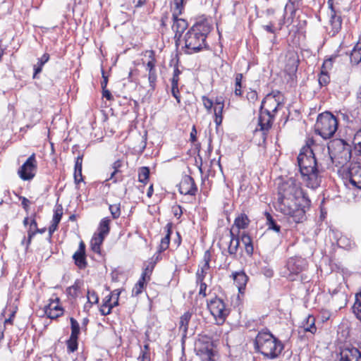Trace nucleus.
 I'll return each mask as SVG.
<instances>
[{"instance_id": "f257e3e1", "label": "nucleus", "mask_w": 361, "mask_h": 361, "mask_svg": "<svg viewBox=\"0 0 361 361\" xmlns=\"http://www.w3.org/2000/svg\"><path fill=\"white\" fill-rule=\"evenodd\" d=\"M277 189L276 209L288 216L295 223L302 222L305 219V209L301 203L309 204L310 200L302 191L300 183L293 178H281Z\"/></svg>"}, {"instance_id": "f03ea898", "label": "nucleus", "mask_w": 361, "mask_h": 361, "mask_svg": "<svg viewBox=\"0 0 361 361\" xmlns=\"http://www.w3.org/2000/svg\"><path fill=\"white\" fill-rule=\"evenodd\" d=\"M318 148L312 140L307 141L298 156V164L305 185L311 189L320 186L322 176L317 166L314 152Z\"/></svg>"}, {"instance_id": "7ed1b4c3", "label": "nucleus", "mask_w": 361, "mask_h": 361, "mask_svg": "<svg viewBox=\"0 0 361 361\" xmlns=\"http://www.w3.org/2000/svg\"><path fill=\"white\" fill-rule=\"evenodd\" d=\"M212 29L207 21H201L193 25L184 35L185 46L183 47L187 54H192L207 49L206 39Z\"/></svg>"}, {"instance_id": "20e7f679", "label": "nucleus", "mask_w": 361, "mask_h": 361, "mask_svg": "<svg viewBox=\"0 0 361 361\" xmlns=\"http://www.w3.org/2000/svg\"><path fill=\"white\" fill-rule=\"evenodd\" d=\"M256 352L261 353L265 358L274 360L279 357L284 345L269 331H259L254 341Z\"/></svg>"}, {"instance_id": "39448f33", "label": "nucleus", "mask_w": 361, "mask_h": 361, "mask_svg": "<svg viewBox=\"0 0 361 361\" xmlns=\"http://www.w3.org/2000/svg\"><path fill=\"white\" fill-rule=\"evenodd\" d=\"M338 128V120L330 112L326 111L318 115L314 125L315 133L324 140L332 137Z\"/></svg>"}, {"instance_id": "423d86ee", "label": "nucleus", "mask_w": 361, "mask_h": 361, "mask_svg": "<svg viewBox=\"0 0 361 361\" xmlns=\"http://www.w3.org/2000/svg\"><path fill=\"white\" fill-rule=\"evenodd\" d=\"M283 96L279 91H272L262 100L260 110L267 114L276 115L283 106Z\"/></svg>"}, {"instance_id": "0eeeda50", "label": "nucleus", "mask_w": 361, "mask_h": 361, "mask_svg": "<svg viewBox=\"0 0 361 361\" xmlns=\"http://www.w3.org/2000/svg\"><path fill=\"white\" fill-rule=\"evenodd\" d=\"M213 341L211 337L201 336L195 343L197 355L202 361H215Z\"/></svg>"}, {"instance_id": "6e6552de", "label": "nucleus", "mask_w": 361, "mask_h": 361, "mask_svg": "<svg viewBox=\"0 0 361 361\" xmlns=\"http://www.w3.org/2000/svg\"><path fill=\"white\" fill-rule=\"evenodd\" d=\"M207 307L216 319L224 322L229 314L224 300L216 296L207 301Z\"/></svg>"}, {"instance_id": "1a4fd4ad", "label": "nucleus", "mask_w": 361, "mask_h": 361, "mask_svg": "<svg viewBox=\"0 0 361 361\" xmlns=\"http://www.w3.org/2000/svg\"><path fill=\"white\" fill-rule=\"evenodd\" d=\"M37 170V161L35 154H32L25 163L19 168L18 175L23 180H30L36 174Z\"/></svg>"}, {"instance_id": "9d476101", "label": "nucleus", "mask_w": 361, "mask_h": 361, "mask_svg": "<svg viewBox=\"0 0 361 361\" xmlns=\"http://www.w3.org/2000/svg\"><path fill=\"white\" fill-rule=\"evenodd\" d=\"M149 55V61L146 63L145 69L147 72V79L149 82V89L148 92H154L157 87V73L156 70L157 60L155 59V52L153 50L147 51Z\"/></svg>"}, {"instance_id": "9b49d317", "label": "nucleus", "mask_w": 361, "mask_h": 361, "mask_svg": "<svg viewBox=\"0 0 361 361\" xmlns=\"http://www.w3.org/2000/svg\"><path fill=\"white\" fill-rule=\"evenodd\" d=\"M306 262L304 259L301 257H292L290 258L286 264L287 277L290 281L295 280V276L300 273L305 267Z\"/></svg>"}, {"instance_id": "f8f14e48", "label": "nucleus", "mask_w": 361, "mask_h": 361, "mask_svg": "<svg viewBox=\"0 0 361 361\" xmlns=\"http://www.w3.org/2000/svg\"><path fill=\"white\" fill-rule=\"evenodd\" d=\"M46 315L51 319H56L63 314V308L60 305V299L58 297L50 298L49 302L44 307Z\"/></svg>"}, {"instance_id": "ddd939ff", "label": "nucleus", "mask_w": 361, "mask_h": 361, "mask_svg": "<svg viewBox=\"0 0 361 361\" xmlns=\"http://www.w3.org/2000/svg\"><path fill=\"white\" fill-rule=\"evenodd\" d=\"M197 188L194 179L190 176L183 178L179 185V192L183 195H195Z\"/></svg>"}, {"instance_id": "4468645a", "label": "nucleus", "mask_w": 361, "mask_h": 361, "mask_svg": "<svg viewBox=\"0 0 361 361\" xmlns=\"http://www.w3.org/2000/svg\"><path fill=\"white\" fill-rule=\"evenodd\" d=\"M349 181L354 188L361 190V164H354L350 166Z\"/></svg>"}, {"instance_id": "2eb2a0df", "label": "nucleus", "mask_w": 361, "mask_h": 361, "mask_svg": "<svg viewBox=\"0 0 361 361\" xmlns=\"http://www.w3.org/2000/svg\"><path fill=\"white\" fill-rule=\"evenodd\" d=\"M340 355L339 361H361V351L356 348H345Z\"/></svg>"}, {"instance_id": "dca6fc26", "label": "nucleus", "mask_w": 361, "mask_h": 361, "mask_svg": "<svg viewBox=\"0 0 361 361\" xmlns=\"http://www.w3.org/2000/svg\"><path fill=\"white\" fill-rule=\"evenodd\" d=\"M274 117V115L265 114L263 111L260 110L258 125L260 127L259 130L263 132V134H265L271 128Z\"/></svg>"}, {"instance_id": "f3484780", "label": "nucleus", "mask_w": 361, "mask_h": 361, "mask_svg": "<svg viewBox=\"0 0 361 361\" xmlns=\"http://www.w3.org/2000/svg\"><path fill=\"white\" fill-rule=\"evenodd\" d=\"M179 16H176V17H173V24L172 25V30L175 32L174 38L176 41L179 40L181 37L183 32L188 27V22L183 19L178 18Z\"/></svg>"}, {"instance_id": "a211bd4d", "label": "nucleus", "mask_w": 361, "mask_h": 361, "mask_svg": "<svg viewBox=\"0 0 361 361\" xmlns=\"http://www.w3.org/2000/svg\"><path fill=\"white\" fill-rule=\"evenodd\" d=\"M73 258L75 265L80 269L86 267L85 245L82 241L80 243L78 250L73 254Z\"/></svg>"}, {"instance_id": "6ab92c4d", "label": "nucleus", "mask_w": 361, "mask_h": 361, "mask_svg": "<svg viewBox=\"0 0 361 361\" xmlns=\"http://www.w3.org/2000/svg\"><path fill=\"white\" fill-rule=\"evenodd\" d=\"M299 64L298 56L295 53H290L287 56L285 66V71L289 75H294L297 71Z\"/></svg>"}, {"instance_id": "aec40b11", "label": "nucleus", "mask_w": 361, "mask_h": 361, "mask_svg": "<svg viewBox=\"0 0 361 361\" xmlns=\"http://www.w3.org/2000/svg\"><path fill=\"white\" fill-rule=\"evenodd\" d=\"M46 231V228H38L37 224L35 219H32L30 224V228L27 231V239L26 240V250L28 248L31 243L32 238L37 233H44Z\"/></svg>"}, {"instance_id": "412c9836", "label": "nucleus", "mask_w": 361, "mask_h": 361, "mask_svg": "<svg viewBox=\"0 0 361 361\" xmlns=\"http://www.w3.org/2000/svg\"><path fill=\"white\" fill-rule=\"evenodd\" d=\"M230 236L231 239L228 247V252L230 255L235 257L240 245V238L238 233L235 234L233 233V229L230 231Z\"/></svg>"}, {"instance_id": "4be33fe9", "label": "nucleus", "mask_w": 361, "mask_h": 361, "mask_svg": "<svg viewBox=\"0 0 361 361\" xmlns=\"http://www.w3.org/2000/svg\"><path fill=\"white\" fill-rule=\"evenodd\" d=\"M250 220L247 214L245 213H240L235 217L233 228L236 227L238 229V233L240 229H245L250 225Z\"/></svg>"}, {"instance_id": "5701e85b", "label": "nucleus", "mask_w": 361, "mask_h": 361, "mask_svg": "<svg viewBox=\"0 0 361 361\" xmlns=\"http://www.w3.org/2000/svg\"><path fill=\"white\" fill-rule=\"evenodd\" d=\"M232 276L239 292H241L245 287L248 278L243 271L235 272Z\"/></svg>"}, {"instance_id": "b1692460", "label": "nucleus", "mask_w": 361, "mask_h": 361, "mask_svg": "<svg viewBox=\"0 0 361 361\" xmlns=\"http://www.w3.org/2000/svg\"><path fill=\"white\" fill-rule=\"evenodd\" d=\"M329 66H331V59L326 60L322 65L318 79L320 86H326L330 81V77L325 71L326 68Z\"/></svg>"}, {"instance_id": "393cba45", "label": "nucleus", "mask_w": 361, "mask_h": 361, "mask_svg": "<svg viewBox=\"0 0 361 361\" xmlns=\"http://www.w3.org/2000/svg\"><path fill=\"white\" fill-rule=\"evenodd\" d=\"M239 238L240 241H241L245 246V252L249 256L252 255L254 252V247L252 244V240L250 235L245 232H243Z\"/></svg>"}, {"instance_id": "a878e982", "label": "nucleus", "mask_w": 361, "mask_h": 361, "mask_svg": "<svg viewBox=\"0 0 361 361\" xmlns=\"http://www.w3.org/2000/svg\"><path fill=\"white\" fill-rule=\"evenodd\" d=\"M302 324L305 332H310L312 334L316 333L315 318L312 315H308Z\"/></svg>"}, {"instance_id": "bb28decb", "label": "nucleus", "mask_w": 361, "mask_h": 361, "mask_svg": "<svg viewBox=\"0 0 361 361\" xmlns=\"http://www.w3.org/2000/svg\"><path fill=\"white\" fill-rule=\"evenodd\" d=\"M82 155H79L76 158L75 163V172H74V179L76 183H79L82 181Z\"/></svg>"}, {"instance_id": "cd10ccee", "label": "nucleus", "mask_w": 361, "mask_h": 361, "mask_svg": "<svg viewBox=\"0 0 361 361\" xmlns=\"http://www.w3.org/2000/svg\"><path fill=\"white\" fill-rule=\"evenodd\" d=\"M350 61L354 64H358L361 61V37L351 51Z\"/></svg>"}, {"instance_id": "c85d7f7f", "label": "nucleus", "mask_w": 361, "mask_h": 361, "mask_svg": "<svg viewBox=\"0 0 361 361\" xmlns=\"http://www.w3.org/2000/svg\"><path fill=\"white\" fill-rule=\"evenodd\" d=\"M82 285V281L81 280L77 279L74 282L73 285H72L71 286L68 287L66 289L68 296L71 297L73 299H75L78 295Z\"/></svg>"}, {"instance_id": "c756f323", "label": "nucleus", "mask_w": 361, "mask_h": 361, "mask_svg": "<svg viewBox=\"0 0 361 361\" xmlns=\"http://www.w3.org/2000/svg\"><path fill=\"white\" fill-rule=\"evenodd\" d=\"M50 56L49 54H44L41 58L38 59L37 64L34 65V74L33 78H37V75L42 72L44 65L49 60Z\"/></svg>"}, {"instance_id": "7c9ffc66", "label": "nucleus", "mask_w": 361, "mask_h": 361, "mask_svg": "<svg viewBox=\"0 0 361 361\" xmlns=\"http://www.w3.org/2000/svg\"><path fill=\"white\" fill-rule=\"evenodd\" d=\"M104 240V237L102 236V235L94 234V236L92 238L90 241V246L92 250L95 253H100L101 249V245L102 244L103 241Z\"/></svg>"}, {"instance_id": "2f4dec72", "label": "nucleus", "mask_w": 361, "mask_h": 361, "mask_svg": "<svg viewBox=\"0 0 361 361\" xmlns=\"http://www.w3.org/2000/svg\"><path fill=\"white\" fill-rule=\"evenodd\" d=\"M121 166L122 161L120 159L116 160L112 164V169H114V171L111 173L109 179L113 180L114 183H116L122 180V176L119 174V169L121 167Z\"/></svg>"}, {"instance_id": "473e14b6", "label": "nucleus", "mask_w": 361, "mask_h": 361, "mask_svg": "<svg viewBox=\"0 0 361 361\" xmlns=\"http://www.w3.org/2000/svg\"><path fill=\"white\" fill-rule=\"evenodd\" d=\"M166 235H165V237H164L161 239V243H160V245H159V251L160 252L166 250L169 247V243H170V235H171V233L172 232V231H171V224H167V225L166 226Z\"/></svg>"}, {"instance_id": "72a5a7b5", "label": "nucleus", "mask_w": 361, "mask_h": 361, "mask_svg": "<svg viewBox=\"0 0 361 361\" xmlns=\"http://www.w3.org/2000/svg\"><path fill=\"white\" fill-rule=\"evenodd\" d=\"M192 314L189 312H185L180 318L179 329L184 334L188 331V323L191 319Z\"/></svg>"}, {"instance_id": "f704fd0d", "label": "nucleus", "mask_w": 361, "mask_h": 361, "mask_svg": "<svg viewBox=\"0 0 361 361\" xmlns=\"http://www.w3.org/2000/svg\"><path fill=\"white\" fill-rule=\"evenodd\" d=\"M110 222L111 220L108 217L102 219L98 228V235H102V236L105 238V236L109 233L110 231Z\"/></svg>"}, {"instance_id": "c9c22d12", "label": "nucleus", "mask_w": 361, "mask_h": 361, "mask_svg": "<svg viewBox=\"0 0 361 361\" xmlns=\"http://www.w3.org/2000/svg\"><path fill=\"white\" fill-rule=\"evenodd\" d=\"M353 311L356 317L361 322V289L355 295Z\"/></svg>"}, {"instance_id": "e433bc0d", "label": "nucleus", "mask_w": 361, "mask_h": 361, "mask_svg": "<svg viewBox=\"0 0 361 361\" xmlns=\"http://www.w3.org/2000/svg\"><path fill=\"white\" fill-rule=\"evenodd\" d=\"M264 215L266 217L268 228L271 229L276 233H279L281 231V226L276 223L272 216L267 212L264 213Z\"/></svg>"}, {"instance_id": "4c0bfd02", "label": "nucleus", "mask_w": 361, "mask_h": 361, "mask_svg": "<svg viewBox=\"0 0 361 361\" xmlns=\"http://www.w3.org/2000/svg\"><path fill=\"white\" fill-rule=\"evenodd\" d=\"M154 268V264H153L152 262L149 263L144 269L140 279H142V281L148 282L150 280V276L152 275Z\"/></svg>"}, {"instance_id": "58836bf2", "label": "nucleus", "mask_w": 361, "mask_h": 361, "mask_svg": "<svg viewBox=\"0 0 361 361\" xmlns=\"http://www.w3.org/2000/svg\"><path fill=\"white\" fill-rule=\"evenodd\" d=\"M337 245L338 247L345 250H350L353 243L346 236L341 235L337 239Z\"/></svg>"}, {"instance_id": "ea45409f", "label": "nucleus", "mask_w": 361, "mask_h": 361, "mask_svg": "<svg viewBox=\"0 0 361 361\" xmlns=\"http://www.w3.org/2000/svg\"><path fill=\"white\" fill-rule=\"evenodd\" d=\"M224 106H214V122L216 126H220L223 121V109Z\"/></svg>"}, {"instance_id": "a19ab883", "label": "nucleus", "mask_w": 361, "mask_h": 361, "mask_svg": "<svg viewBox=\"0 0 361 361\" xmlns=\"http://www.w3.org/2000/svg\"><path fill=\"white\" fill-rule=\"evenodd\" d=\"M149 176V169L148 167H141L138 173V180L140 182L146 183Z\"/></svg>"}, {"instance_id": "79ce46f5", "label": "nucleus", "mask_w": 361, "mask_h": 361, "mask_svg": "<svg viewBox=\"0 0 361 361\" xmlns=\"http://www.w3.org/2000/svg\"><path fill=\"white\" fill-rule=\"evenodd\" d=\"M78 336H70L66 343L68 352L73 353L78 349Z\"/></svg>"}, {"instance_id": "37998d69", "label": "nucleus", "mask_w": 361, "mask_h": 361, "mask_svg": "<svg viewBox=\"0 0 361 361\" xmlns=\"http://www.w3.org/2000/svg\"><path fill=\"white\" fill-rule=\"evenodd\" d=\"M147 282L142 281V279H140L137 283L135 285V286L133 288V295L137 296L138 295H140L142 292L143 288L147 284Z\"/></svg>"}, {"instance_id": "c03bdc74", "label": "nucleus", "mask_w": 361, "mask_h": 361, "mask_svg": "<svg viewBox=\"0 0 361 361\" xmlns=\"http://www.w3.org/2000/svg\"><path fill=\"white\" fill-rule=\"evenodd\" d=\"M175 9L173 12L172 16L176 17V16H180L182 13V11L184 8V0H173Z\"/></svg>"}, {"instance_id": "a18cd8bd", "label": "nucleus", "mask_w": 361, "mask_h": 361, "mask_svg": "<svg viewBox=\"0 0 361 361\" xmlns=\"http://www.w3.org/2000/svg\"><path fill=\"white\" fill-rule=\"evenodd\" d=\"M109 211L112 216V218L114 219H116L119 218V216H121V204H120V203L114 204H109Z\"/></svg>"}, {"instance_id": "49530a36", "label": "nucleus", "mask_w": 361, "mask_h": 361, "mask_svg": "<svg viewBox=\"0 0 361 361\" xmlns=\"http://www.w3.org/2000/svg\"><path fill=\"white\" fill-rule=\"evenodd\" d=\"M87 303L90 304V307L93 304H97L99 302V297L97 293L93 290H88L87 291Z\"/></svg>"}, {"instance_id": "de8ad7c7", "label": "nucleus", "mask_w": 361, "mask_h": 361, "mask_svg": "<svg viewBox=\"0 0 361 361\" xmlns=\"http://www.w3.org/2000/svg\"><path fill=\"white\" fill-rule=\"evenodd\" d=\"M71 334V336H79L80 334V325L76 319L73 317L70 318Z\"/></svg>"}, {"instance_id": "09e8293b", "label": "nucleus", "mask_w": 361, "mask_h": 361, "mask_svg": "<svg viewBox=\"0 0 361 361\" xmlns=\"http://www.w3.org/2000/svg\"><path fill=\"white\" fill-rule=\"evenodd\" d=\"M332 298L334 300H336V298L341 300V302L338 304L339 308H341L343 306L346 305L347 295L343 292L334 290L332 294Z\"/></svg>"}, {"instance_id": "8fccbe9b", "label": "nucleus", "mask_w": 361, "mask_h": 361, "mask_svg": "<svg viewBox=\"0 0 361 361\" xmlns=\"http://www.w3.org/2000/svg\"><path fill=\"white\" fill-rule=\"evenodd\" d=\"M331 25L334 29V33L338 32L341 27V20L339 16H333L331 18Z\"/></svg>"}, {"instance_id": "3c124183", "label": "nucleus", "mask_w": 361, "mask_h": 361, "mask_svg": "<svg viewBox=\"0 0 361 361\" xmlns=\"http://www.w3.org/2000/svg\"><path fill=\"white\" fill-rule=\"evenodd\" d=\"M353 142L355 145V149L361 153V128L357 130L354 135Z\"/></svg>"}, {"instance_id": "603ef678", "label": "nucleus", "mask_w": 361, "mask_h": 361, "mask_svg": "<svg viewBox=\"0 0 361 361\" xmlns=\"http://www.w3.org/2000/svg\"><path fill=\"white\" fill-rule=\"evenodd\" d=\"M246 98L249 102L254 104L258 99V94L255 90H250L246 94Z\"/></svg>"}, {"instance_id": "864d4df0", "label": "nucleus", "mask_w": 361, "mask_h": 361, "mask_svg": "<svg viewBox=\"0 0 361 361\" xmlns=\"http://www.w3.org/2000/svg\"><path fill=\"white\" fill-rule=\"evenodd\" d=\"M288 11H290V17L293 18L295 13V9L294 7V4L292 2L288 3L286 5L284 9V16L287 15Z\"/></svg>"}, {"instance_id": "5fc2aeb1", "label": "nucleus", "mask_w": 361, "mask_h": 361, "mask_svg": "<svg viewBox=\"0 0 361 361\" xmlns=\"http://www.w3.org/2000/svg\"><path fill=\"white\" fill-rule=\"evenodd\" d=\"M204 263L202 265V267L200 268V270L204 271H207V270L209 269V262H210V257L208 254V251L205 252L204 256Z\"/></svg>"}, {"instance_id": "6e6d98bb", "label": "nucleus", "mask_w": 361, "mask_h": 361, "mask_svg": "<svg viewBox=\"0 0 361 361\" xmlns=\"http://www.w3.org/2000/svg\"><path fill=\"white\" fill-rule=\"evenodd\" d=\"M178 85H175V84L171 83V93L173 96L176 99L177 102L180 103V97L179 93V90L178 87Z\"/></svg>"}, {"instance_id": "4d7b16f0", "label": "nucleus", "mask_w": 361, "mask_h": 361, "mask_svg": "<svg viewBox=\"0 0 361 361\" xmlns=\"http://www.w3.org/2000/svg\"><path fill=\"white\" fill-rule=\"evenodd\" d=\"M117 290H114L111 292L109 295L105 297L103 301V305L104 307L111 306V300L114 298L115 292H116Z\"/></svg>"}, {"instance_id": "13d9d810", "label": "nucleus", "mask_w": 361, "mask_h": 361, "mask_svg": "<svg viewBox=\"0 0 361 361\" xmlns=\"http://www.w3.org/2000/svg\"><path fill=\"white\" fill-rule=\"evenodd\" d=\"M202 102H203L204 106L207 110H211V109L212 108V106L214 105V103H213L212 100H211L210 99H209L206 96H202Z\"/></svg>"}, {"instance_id": "bf43d9fd", "label": "nucleus", "mask_w": 361, "mask_h": 361, "mask_svg": "<svg viewBox=\"0 0 361 361\" xmlns=\"http://www.w3.org/2000/svg\"><path fill=\"white\" fill-rule=\"evenodd\" d=\"M197 284L200 285V290L198 293L199 295H202L203 298H205L207 295L206 293L207 285L204 282H199V283Z\"/></svg>"}, {"instance_id": "052dcab7", "label": "nucleus", "mask_w": 361, "mask_h": 361, "mask_svg": "<svg viewBox=\"0 0 361 361\" xmlns=\"http://www.w3.org/2000/svg\"><path fill=\"white\" fill-rule=\"evenodd\" d=\"M180 74V71L178 69V67L175 68L173 71V75L171 80V83L175 84V85H178V81H179V75Z\"/></svg>"}, {"instance_id": "680f3d73", "label": "nucleus", "mask_w": 361, "mask_h": 361, "mask_svg": "<svg viewBox=\"0 0 361 361\" xmlns=\"http://www.w3.org/2000/svg\"><path fill=\"white\" fill-rule=\"evenodd\" d=\"M206 274V271L198 269L196 273V283H199V282H204Z\"/></svg>"}, {"instance_id": "e2e57ef3", "label": "nucleus", "mask_w": 361, "mask_h": 361, "mask_svg": "<svg viewBox=\"0 0 361 361\" xmlns=\"http://www.w3.org/2000/svg\"><path fill=\"white\" fill-rule=\"evenodd\" d=\"M63 215V208L61 205H59L54 210V218L56 219H61Z\"/></svg>"}, {"instance_id": "0e129e2a", "label": "nucleus", "mask_w": 361, "mask_h": 361, "mask_svg": "<svg viewBox=\"0 0 361 361\" xmlns=\"http://www.w3.org/2000/svg\"><path fill=\"white\" fill-rule=\"evenodd\" d=\"M112 306L104 307V305H102L99 311L102 315L106 316L109 314L111 312Z\"/></svg>"}, {"instance_id": "69168bd1", "label": "nucleus", "mask_w": 361, "mask_h": 361, "mask_svg": "<svg viewBox=\"0 0 361 361\" xmlns=\"http://www.w3.org/2000/svg\"><path fill=\"white\" fill-rule=\"evenodd\" d=\"M137 360L138 361H150L149 353L147 351H141Z\"/></svg>"}, {"instance_id": "338daca9", "label": "nucleus", "mask_w": 361, "mask_h": 361, "mask_svg": "<svg viewBox=\"0 0 361 361\" xmlns=\"http://www.w3.org/2000/svg\"><path fill=\"white\" fill-rule=\"evenodd\" d=\"M20 199L21 200V204L23 209L27 212L29 209V204L30 203V200L25 197H20Z\"/></svg>"}, {"instance_id": "774afa93", "label": "nucleus", "mask_w": 361, "mask_h": 361, "mask_svg": "<svg viewBox=\"0 0 361 361\" xmlns=\"http://www.w3.org/2000/svg\"><path fill=\"white\" fill-rule=\"evenodd\" d=\"M173 212L175 216L180 218L183 214L182 208L180 206H176L173 207Z\"/></svg>"}]
</instances>
